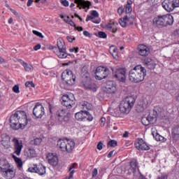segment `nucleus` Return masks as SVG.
I'll return each mask as SVG.
<instances>
[{"label":"nucleus","mask_w":179,"mask_h":179,"mask_svg":"<svg viewBox=\"0 0 179 179\" xmlns=\"http://www.w3.org/2000/svg\"><path fill=\"white\" fill-rule=\"evenodd\" d=\"M27 124V115L23 110H17L10 117V127L12 129H23Z\"/></svg>","instance_id":"1"},{"label":"nucleus","mask_w":179,"mask_h":179,"mask_svg":"<svg viewBox=\"0 0 179 179\" xmlns=\"http://www.w3.org/2000/svg\"><path fill=\"white\" fill-rule=\"evenodd\" d=\"M146 76V69L141 65L136 66L129 72V79L133 83H140L145 80Z\"/></svg>","instance_id":"2"},{"label":"nucleus","mask_w":179,"mask_h":179,"mask_svg":"<svg viewBox=\"0 0 179 179\" xmlns=\"http://www.w3.org/2000/svg\"><path fill=\"white\" fill-rule=\"evenodd\" d=\"M0 172L6 179L15 178V172L6 160H0Z\"/></svg>","instance_id":"3"},{"label":"nucleus","mask_w":179,"mask_h":179,"mask_svg":"<svg viewBox=\"0 0 179 179\" xmlns=\"http://www.w3.org/2000/svg\"><path fill=\"white\" fill-rule=\"evenodd\" d=\"M75 141L69 139H59L57 141V146L62 150L67 153H72L75 149Z\"/></svg>","instance_id":"4"},{"label":"nucleus","mask_w":179,"mask_h":179,"mask_svg":"<svg viewBox=\"0 0 179 179\" xmlns=\"http://www.w3.org/2000/svg\"><path fill=\"white\" fill-rule=\"evenodd\" d=\"M135 104V98L133 96H127L120 105V110L121 113L127 114L131 111L132 107Z\"/></svg>","instance_id":"5"},{"label":"nucleus","mask_w":179,"mask_h":179,"mask_svg":"<svg viewBox=\"0 0 179 179\" xmlns=\"http://www.w3.org/2000/svg\"><path fill=\"white\" fill-rule=\"evenodd\" d=\"M57 45V48H55V54L58 58L64 59L68 58V57H71V55H67L66 53V46L63 39H58Z\"/></svg>","instance_id":"6"},{"label":"nucleus","mask_w":179,"mask_h":179,"mask_svg":"<svg viewBox=\"0 0 179 179\" xmlns=\"http://www.w3.org/2000/svg\"><path fill=\"white\" fill-rule=\"evenodd\" d=\"M113 76L119 82H122V83H125L127 80V69L125 68L117 67L115 70H113Z\"/></svg>","instance_id":"7"},{"label":"nucleus","mask_w":179,"mask_h":179,"mask_svg":"<svg viewBox=\"0 0 179 179\" xmlns=\"http://www.w3.org/2000/svg\"><path fill=\"white\" fill-rule=\"evenodd\" d=\"M55 118L59 122H68L71 118V113L65 109L59 110L56 113Z\"/></svg>","instance_id":"8"},{"label":"nucleus","mask_w":179,"mask_h":179,"mask_svg":"<svg viewBox=\"0 0 179 179\" xmlns=\"http://www.w3.org/2000/svg\"><path fill=\"white\" fill-rule=\"evenodd\" d=\"M62 79L64 80L67 85L72 86V85H75L76 77L73 76V73L71 71L66 70L62 74Z\"/></svg>","instance_id":"9"},{"label":"nucleus","mask_w":179,"mask_h":179,"mask_svg":"<svg viewBox=\"0 0 179 179\" xmlns=\"http://www.w3.org/2000/svg\"><path fill=\"white\" fill-rule=\"evenodd\" d=\"M62 104L67 108H72L75 104V96L73 94H64L62 97Z\"/></svg>","instance_id":"10"},{"label":"nucleus","mask_w":179,"mask_h":179,"mask_svg":"<svg viewBox=\"0 0 179 179\" xmlns=\"http://www.w3.org/2000/svg\"><path fill=\"white\" fill-rule=\"evenodd\" d=\"M109 72L110 71H108V69H107L106 67L99 66L96 69L95 78L97 79V80L106 79V78L108 76Z\"/></svg>","instance_id":"11"},{"label":"nucleus","mask_w":179,"mask_h":179,"mask_svg":"<svg viewBox=\"0 0 179 179\" xmlns=\"http://www.w3.org/2000/svg\"><path fill=\"white\" fill-rule=\"evenodd\" d=\"M45 113L44 106L41 103H36L33 110V114L36 118H43V115Z\"/></svg>","instance_id":"12"},{"label":"nucleus","mask_w":179,"mask_h":179,"mask_svg":"<svg viewBox=\"0 0 179 179\" xmlns=\"http://www.w3.org/2000/svg\"><path fill=\"white\" fill-rule=\"evenodd\" d=\"M28 171L30 173H37L40 176H44L45 173V166H43V164L34 165L28 169Z\"/></svg>","instance_id":"13"},{"label":"nucleus","mask_w":179,"mask_h":179,"mask_svg":"<svg viewBox=\"0 0 179 179\" xmlns=\"http://www.w3.org/2000/svg\"><path fill=\"white\" fill-rule=\"evenodd\" d=\"M12 142L13 143L14 153L17 156H20V152H22V149H23V143L19 141L17 138H13Z\"/></svg>","instance_id":"14"},{"label":"nucleus","mask_w":179,"mask_h":179,"mask_svg":"<svg viewBox=\"0 0 179 179\" xmlns=\"http://www.w3.org/2000/svg\"><path fill=\"white\" fill-rule=\"evenodd\" d=\"M135 147L138 150H149L150 147L142 138H138L135 143Z\"/></svg>","instance_id":"15"},{"label":"nucleus","mask_w":179,"mask_h":179,"mask_svg":"<svg viewBox=\"0 0 179 179\" xmlns=\"http://www.w3.org/2000/svg\"><path fill=\"white\" fill-rule=\"evenodd\" d=\"M174 23V18L173 15L170 14H166L162 15V24L163 27H166V26H171Z\"/></svg>","instance_id":"16"},{"label":"nucleus","mask_w":179,"mask_h":179,"mask_svg":"<svg viewBox=\"0 0 179 179\" xmlns=\"http://www.w3.org/2000/svg\"><path fill=\"white\" fill-rule=\"evenodd\" d=\"M137 50L139 55L141 57H148V55L150 54V50L149 48L143 44L138 45Z\"/></svg>","instance_id":"17"},{"label":"nucleus","mask_w":179,"mask_h":179,"mask_svg":"<svg viewBox=\"0 0 179 179\" xmlns=\"http://www.w3.org/2000/svg\"><path fill=\"white\" fill-rule=\"evenodd\" d=\"M148 103L149 102L148 101V99H146V98L140 101L136 107V111L138 113H142L143 111H145V110H146V108H148Z\"/></svg>","instance_id":"18"},{"label":"nucleus","mask_w":179,"mask_h":179,"mask_svg":"<svg viewBox=\"0 0 179 179\" xmlns=\"http://www.w3.org/2000/svg\"><path fill=\"white\" fill-rule=\"evenodd\" d=\"M1 145L6 149L10 148V136L6 134H1Z\"/></svg>","instance_id":"19"},{"label":"nucleus","mask_w":179,"mask_h":179,"mask_svg":"<svg viewBox=\"0 0 179 179\" xmlns=\"http://www.w3.org/2000/svg\"><path fill=\"white\" fill-rule=\"evenodd\" d=\"M75 3H77V8H79V9H82V8L83 9H86V8H87V9H89V8H90V6H92V3L89 1H85V0H74Z\"/></svg>","instance_id":"20"},{"label":"nucleus","mask_w":179,"mask_h":179,"mask_svg":"<svg viewBox=\"0 0 179 179\" xmlns=\"http://www.w3.org/2000/svg\"><path fill=\"white\" fill-rule=\"evenodd\" d=\"M162 7L166 12H173L175 9L172 0H164L162 2Z\"/></svg>","instance_id":"21"},{"label":"nucleus","mask_w":179,"mask_h":179,"mask_svg":"<svg viewBox=\"0 0 179 179\" xmlns=\"http://www.w3.org/2000/svg\"><path fill=\"white\" fill-rule=\"evenodd\" d=\"M84 87L87 90H91V92H97V86L94 83H92L90 78H88L87 81L84 82Z\"/></svg>","instance_id":"22"},{"label":"nucleus","mask_w":179,"mask_h":179,"mask_svg":"<svg viewBox=\"0 0 179 179\" xmlns=\"http://www.w3.org/2000/svg\"><path fill=\"white\" fill-rule=\"evenodd\" d=\"M143 64L145 66H148V69H155L156 68V62L150 57L145 58Z\"/></svg>","instance_id":"23"},{"label":"nucleus","mask_w":179,"mask_h":179,"mask_svg":"<svg viewBox=\"0 0 179 179\" xmlns=\"http://www.w3.org/2000/svg\"><path fill=\"white\" fill-rule=\"evenodd\" d=\"M48 157V163H50L51 164V166H58V157H57V155H54V154L52 153H49L47 156Z\"/></svg>","instance_id":"24"},{"label":"nucleus","mask_w":179,"mask_h":179,"mask_svg":"<svg viewBox=\"0 0 179 179\" xmlns=\"http://www.w3.org/2000/svg\"><path fill=\"white\" fill-rule=\"evenodd\" d=\"M75 118L77 121H85L86 118H87V110H81L78 112L75 115Z\"/></svg>","instance_id":"25"},{"label":"nucleus","mask_w":179,"mask_h":179,"mask_svg":"<svg viewBox=\"0 0 179 179\" xmlns=\"http://www.w3.org/2000/svg\"><path fill=\"white\" fill-rule=\"evenodd\" d=\"M24 156L29 159H31V157H36V156H37V152L33 148H27L24 150Z\"/></svg>","instance_id":"26"},{"label":"nucleus","mask_w":179,"mask_h":179,"mask_svg":"<svg viewBox=\"0 0 179 179\" xmlns=\"http://www.w3.org/2000/svg\"><path fill=\"white\" fill-rule=\"evenodd\" d=\"M106 89L108 93H115L117 92V86L115 85V83L111 81L108 83Z\"/></svg>","instance_id":"27"},{"label":"nucleus","mask_w":179,"mask_h":179,"mask_svg":"<svg viewBox=\"0 0 179 179\" xmlns=\"http://www.w3.org/2000/svg\"><path fill=\"white\" fill-rule=\"evenodd\" d=\"M152 23L157 27H163V15L155 17L152 20Z\"/></svg>","instance_id":"28"},{"label":"nucleus","mask_w":179,"mask_h":179,"mask_svg":"<svg viewBox=\"0 0 179 179\" xmlns=\"http://www.w3.org/2000/svg\"><path fill=\"white\" fill-rule=\"evenodd\" d=\"M148 117V120H150L152 124H155V122L157 121V111L155 110H150Z\"/></svg>","instance_id":"29"},{"label":"nucleus","mask_w":179,"mask_h":179,"mask_svg":"<svg viewBox=\"0 0 179 179\" xmlns=\"http://www.w3.org/2000/svg\"><path fill=\"white\" fill-rule=\"evenodd\" d=\"M172 135L173 139H175L176 141L179 139V125L173 127V129H172Z\"/></svg>","instance_id":"30"},{"label":"nucleus","mask_w":179,"mask_h":179,"mask_svg":"<svg viewBox=\"0 0 179 179\" xmlns=\"http://www.w3.org/2000/svg\"><path fill=\"white\" fill-rule=\"evenodd\" d=\"M109 50L110 54L113 55V58L117 59V58H118V50H117L115 46L114 45L110 46Z\"/></svg>","instance_id":"31"},{"label":"nucleus","mask_w":179,"mask_h":179,"mask_svg":"<svg viewBox=\"0 0 179 179\" xmlns=\"http://www.w3.org/2000/svg\"><path fill=\"white\" fill-rule=\"evenodd\" d=\"M117 26H118V23H115V22H109L107 25L106 27L108 29H111L113 33H116L117 32Z\"/></svg>","instance_id":"32"},{"label":"nucleus","mask_w":179,"mask_h":179,"mask_svg":"<svg viewBox=\"0 0 179 179\" xmlns=\"http://www.w3.org/2000/svg\"><path fill=\"white\" fill-rule=\"evenodd\" d=\"M126 17V24L128 25H132L134 24V22H135V17L133 16H128L125 15Z\"/></svg>","instance_id":"33"},{"label":"nucleus","mask_w":179,"mask_h":179,"mask_svg":"<svg viewBox=\"0 0 179 179\" xmlns=\"http://www.w3.org/2000/svg\"><path fill=\"white\" fill-rule=\"evenodd\" d=\"M13 157L17 167L19 169H22V167L23 166V162H22V159L20 158L17 157L15 155H13Z\"/></svg>","instance_id":"34"},{"label":"nucleus","mask_w":179,"mask_h":179,"mask_svg":"<svg viewBox=\"0 0 179 179\" xmlns=\"http://www.w3.org/2000/svg\"><path fill=\"white\" fill-rule=\"evenodd\" d=\"M22 65L26 72H31V71H33V66H31V64L24 62Z\"/></svg>","instance_id":"35"},{"label":"nucleus","mask_w":179,"mask_h":179,"mask_svg":"<svg viewBox=\"0 0 179 179\" xmlns=\"http://www.w3.org/2000/svg\"><path fill=\"white\" fill-rule=\"evenodd\" d=\"M141 122L143 125H145V127H148L149 124H153L150 120H149V117H142Z\"/></svg>","instance_id":"36"},{"label":"nucleus","mask_w":179,"mask_h":179,"mask_svg":"<svg viewBox=\"0 0 179 179\" xmlns=\"http://www.w3.org/2000/svg\"><path fill=\"white\" fill-rule=\"evenodd\" d=\"M119 23L122 27H127V19L124 16L119 20Z\"/></svg>","instance_id":"37"},{"label":"nucleus","mask_w":179,"mask_h":179,"mask_svg":"<svg viewBox=\"0 0 179 179\" xmlns=\"http://www.w3.org/2000/svg\"><path fill=\"white\" fill-rule=\"evenodd\" d=\"M130 167H131V170H133V173H135V170H136V169H138V162H131L130 163Z\"/></svg>","instance_id":"38"},{"label":"nucleus","mask_w":179,"mask_h":179,"mask_svg":"<svg viewBox=\"0 0 179 179\" xmlns=\"http://www.w3.org/2000/svg\"><path fill=\"white\" fill-rule=\"evenodd\" d=\"M155 139L157 142H166V138L159 134L155 136Z\"/></svg>","instance_id":"39"},{"label":"nucleus","mask_w":179,"mask_h":179,"mask_svg":"<svg viewBox=\"0 0 179 179\" xmlns=\"http://www.w3.org/2000/svg\"><path fill=\"white\" fill-rule=\"evenodd\" d=\"M90 104H89V103L87 102H84L82 105H81V108L83 110H84V111H86V110H89V107H90Z\"/></svg>","instance_id":"40"},{"label":"nucleus","mask_w":179,"mask_h":179,"mask_svg":"<svg viewBox=\"0 0 179 179\" xmlns=\"http://www.w3.org/2000/svg\"><path fill=\"white\" fill-rule=\"evenodd\" d=\"M13 92L17 94L20 93V88L19 87V85H15L13 87Z\"/></svg>","instance_id":"41"},{"label":"nucleus","mask_w":179,"mask_h":179,"mask_svg":"<svg viewBox=\"0 0 179 179\" xmlns=\"http://www.w3.org/2000/svg\"><path fill=\"white\" fill-rule=\"evenodd\" d=\"M25 86H26V87H36V85H34L33 81H27V82H26Z\"/></svg>","instance_id":"42"},{"label":"nucleus","mask_w":179,"mask_h":179,"mask_svg":"<svg viewBox=\"0 0 179 179\" xmlns=\"http://www.w3.org/2000/svg\"><path fill=\"white\" fill-rule=\"evenodd\" d=\"M97 36L99 37V38H107V34L103 31H99Z\"/></svg>","instance_id":"43"},{"label":"nucleus","mask_w":179,"mask_h":179,"mask_svg":"<svg viewBox=\"0 0 179 179\" xmlns=\"http://www.w3.org/2000/svg\"><path fill=\"white\" fill-rule=\"evenodd\" d=\"M108 145L111 148H115V146H117V141L115 140H112L108 142Z\"/></svg>","instance_id":"44"},{"label":"nucleus","mask_w":179,"mask_h":179,"mask_svg":"<svg viewBox=\"0 0 179 179\" xmlns=\"http://www.w3.org/2000/svg\"><path fill=\"white\" fill-rule=\"evenodd\" d=\"M32 33L35 34V36H37L38 37H40L41 38H44V36H43V34L41 32H38V31L33 30Z\"/></svg>","instance_id":"45"},{"label":"nucleus","mask_w":179,"mask_h":179,"mask_svg":"<svg viewBox=\"0 0 179 179\" xmlns=\"http://www.w3.org/2000/svg\"><path fill=\"white\" fill-rule=\"evenodd\" d=\"M126 13H131L132 12V7L129 5L125 6Z\"/></svg>","instance_id":"46"},{"label":"nucleus","mask_w":179,"mask_h":179,"mask_svg":"<svg viewBox=\"0 0 179 179\" xmlns=\"http://www.w3.org/2000/svg\"><path fill=\"white\" fill-rule=\"evenodd\" d=\"M173 8H179V0H172Z\"/></svg>","instance_id":"47"},{"label":"nucleus","mask_w":179,"mask_h":179,"mask_svg":"<svg viewBox=\"0 0 179 179\" xmlns=\"http://www.w3.org/2000/svg\"><path fill=\"white\" fill-rule=\"evenodd\" d=\"M75 167H76V163L71 164L69 168V173H71V171H73V169H75Z\"/></svg>","instance_id":"48"},{"label":"nucleus","mask_w":179,"mask_h":179,"mask_svg":"<svg viewBox=\"0 0 179 179\" xmlns=\"http://www.w3.org/2000/svg\"><path fill=\"white\" fill-rule=\"evenodd\" d=\"M42 141L43 140L41 138H35L34 143V145H40V143H41Z\"/></svg>","instance_id":"49"},{"label":"nucleus","mask_w":179,"mask_h":179,"mask_svg":"<svg viewBox=\"0 0 179 179\" xmlns=\"http://www.w3.org/2000/svg\"><path fill=\"white\" fill-rule=\"evenodd\" d=\"M91 15L94 17H99V13H97L96 10L91 11Z\"/></svg>","instance_id":"50"},{"label":"nucleus","mask_w":179,"mask_h":179,"mask_svg":"<svg viewBox=\"0 0 179 179\" xmlns=\"http://www.w3.org/2000/svg\"><path fill=\"white\" fill-rule=\"evenodd\" d=\"M85 119H87V121H93V116H92V115L87 112V116Z\"/></svg>","instance_id":"51"},{"label":"nucleus","mask_w":179,"mask_h":179,"mask_svg":"<svg viewBox=\"0 0 179 179\" xmlns=\"http://www.w3.org/2000/svg\"><path fill=\"white\" fill-rule=\"evenodd\" d=\"M75 173V171H71L69 173V176L66 177V179H71L73 178V173Z\"/></svg>","instance_id":"52"},{"label":"nucleus","mask_w":179,"mask_h":179,"mask_svg":"<svg viewBox=\"0 0 179 179\" xmlns=\"http://www.w3.org/2000/svg\"><path fill=\"white\" fill-rule=\"evenodd\" d=\"M61 3H62L64 6H69V3L66 0H61Z\"/></svg>","instance_id":"53"},{"label":"nucleus","mask_w":179,"mask_h":179,"mask_svg":"<svg viewBox=\"0 0 179 179\" xmlns=\"http://www.w3.org/2000/svg\"><path fill=\"white\" fill-rule=\"evenodd\" d=\"M97 149L101 150L103 149V143L101 141L99 142L97 145Z\"/></svg>","instance_id":"54"},{"label":"nucleus","mask_w":179,"mask_h":179,"mask_svg":"<svg viewBox=\"0 0 179 179\" xmlns=\"http://www.w3.org/2000/svg\"><path fill=\"white\" fill-rule=\"evenodd\" d=\"M106 125V119L104 117L101 118V127Z\"/></svg>","instance_id":"55"},{"label":"nucleus","mask_w":179,"mask_h":179,"mask_svg":"<svg viewBox=\"0 0 179 179\" xmlns=\"http://www.w3.org/2000/svg\"><path fill=\"white\" fill-rule=\"evenodd\" d=\"M83 34L84 36H85V37H92V34H90V32L87 31H84Z\"/></svg>","instance_id":"56"},{"label":"nucleus","mask_w":179,"mask_h":179,"mask_svg":"<svg viewBox=\"0 0 179 179\" xmlns=\"http://www.w3.org/2000/svg\"><path fill=\"white\" fill-rule=\"evenodd\" d=\"M69 51L70 52H73V51H75V52H78V51H79V48H70Z\"/></svg>","instance_id":"57"},{"label":"nucleus","mask_w":179,"mask_h":179,"mask_svg":"<svg viewBox=\"0 0 179 179\" xmlns=\"http://www.w3.org/2000/svg\"><path fill=\"white\" fill-rule=\"evenodd\" d=\"M169 176L166 174H163L161 176L158 177L157 179H167Z\"/></svg>","instance_id":"58"},{"label":"nucleus","mask_w":179,"mask_h":179,"mask_svg":"<svg viewBox=\"0 0 179 179\" xmlns=\"http://www.w3.org/2000/svg\"><path fill=\"white\" fill-rule=\"evenodd\" d=\"M117 13H119V15H122V13H124V8H119L117 9Z\"/></svg>","instance_id":"59"},{"label":"nucleus","mask_w":179,"mask_h":179,"mask_svg":"<svg viewBox=\"0 0 179 179\" xmlns=\"http://www.w3.org/2000/svg\"><path fill=\"white\" fill-rule=\"evenodd\" d=\"M12 13H13V15H15V16H17V17H19V13H17L16 10H13V9H10Z\"/></svg>","instance_id":"60"},{"label":"nucleus","mask_w":179,"mask_h":179,"mask_svg":"<svg viewBox=\"0 0 179 179\" xmlns=\"http://www.w3.org/2000/svg\"><path fill=\"white\" fill-rule=\"evenodd\" d=\"M71 21V18L69 16H66L64 17V22L69 24V22Z\"/></svg>","instance_id":"61"},{"label":"nucleus","mask_w":179,"mask_h":179,"mask_svg":"<svg viewBox=\"0 0 179 179\" xmlns=\"http://www.w3.org/2000/svg\"><path fill=\"white\" fill-rule=\"evenodd\" d=\"M93 19H94V17H92V15H87L86 22H89V20H93Z\"/></svg>","instance_id":"62"},{"label":"nucleus","mask_w":179,"mask_h":179,"mask_svg":"<svg viewBox=\"0 0 179 179\" xmlns=\"http://www.w3.org/2000/svg\"><path fill=\"white\" fill-rule=\"evenodd\" d=\"M40 48H41V44H38V45L34 46V50L35 51H37V50H40Z\"/></svg>","instance_id":"63"},{"label":"nucleus","mask_w":179,"mask_h":179,"mask_svg":"<svg viewBox=\"0 0 179 179\" xmlns=\"http://www.w3.org/2000/svg\"><path fill=\"white\" fill-rule=\"evenodd\" d=\"M97 176V169H94L92 171V177H96Z\"/></svg>","instance_id":"64"}]
</instances>
